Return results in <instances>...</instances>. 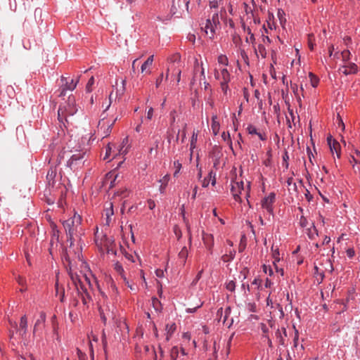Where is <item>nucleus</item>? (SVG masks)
Masks as SVG:
<instances>
[{"instance_id":"nucleus-1","label":"nucleus","mask_w":360,"mask_h":360,"mask_svg":"<svg viewBox=\"0 0 360 360\" xmlns=\"http://www.w3.org/2000/svg\"><path fill=\"white\" fill-rule=\"evenodd\" d=\"M82 217L75 213L74 215L63 222V226L68 236V241L70 242L69 252H71V247L75 241L80 242L82 236L84 231L82 226Z\"/></svg>"},{"instance_id":"nucleus-2","label":"nucleus","mask_w":360,"mask_h":360,"mask_svg":"<svg viewBox=\"0 0 360 360\" xmlns=\"http://www.w3.org/2000/svg\"><path fill=\"white\" fill-rule=\"evenodd\" d=\"M99 305L101 318L104 324H106L108 322H113L115 319V307L108 301L107 295L103 292H101Z\"/></svg>"},{"instance_id":"nucleus-3","label":"nucleus","mask_w":360,"mask_h":360,"mask_svg":"<svg viewBox=\"0 0 360 360\" xmlns=\"http://www.w3.org/2000/svg\"><path fill=\"white\" fill-rule=\"evenodd\" d=\"M168 66L166 72V79H167L169 74L172 75H177V84L181 80V67L183 64L181 60V56L179 53H176L171 55L167 58Z\"/></svg>"},{"instance_id":"nucleus-4","label":"nucleus","mask_w":360,"mask_h":360,"mask_svg":"<svg viewBox=\"0 0 360 360\" xmlns=\"http://www.w3.org/2000/svg\"><path fill=\"white\" fill-rule=\"evenodd\" d=\"M250 182H248V185L246 187L244 186V183L243 181H233L231 184V192L233 196V198L236 201L241 202L240 195L242 194V191L245 193V198L250 197Z\"/></svg>"},{"instance_id":"nucleus-5","label":"nucleus","mask_w":360,"mask_h":360,"mask_svg":"<svg viewBox=\"0 0 360 360\" xmlns=\"http://www.w3.org/2000/svg\"><path fill=\"white\" fill-rule=\"evenodd\" d=\"M77 111L75 105V99L74 97L69 96L66 105L63 107H60L58 111V120L63 122L65 118L67 121V116L73 115Z\"/></svg>"},{"instance_id":"nucleus-6","label":"nucleus","mask_w":360,"mask_h":360,"mask_svg":"<svg viewBox=\"0 0 360 360\" xmlns=\"http://www.w3.org/2000/svg\"><path fill=\"white\" fill-rule=\"evenodd\" d=\"M92 285L90 280H86L84 284L77 289V296L82 300L84 305L88 306L92 302L91 298Z\"/></svg>"},{"instance_id":"nucleus-7","label":"nucleus","mask_w":360,"mask_h":360,"mask_svg":"<svg viewBox=\"0 0 360 360\" xmlns=\"http://www.w3.org/2000/svg\"><path fill=\"white\" fill-rule=\"evenodd\" d=\"M79 77L76 79V81H74L73 79H71L70 82L68 81L67 78L62 76L60 81H61V86L60 87V94L59 96H64L66 94L67 90L73 91L79 82Z\"/></svg>"},{"instance_id":"nucleus-8","label":"nucleus","mask_w":360,"mask_h":360,"mask_svg":"<svg viewBox=\"0 0 360 360\" xmlns=\"http://www.w3.org/2000/svg\"><path fill=\"white\" fill-rule=\"evenodd\" d=\"M275 194L274 193H271L267 197L262 200V208L265 209L269 213H273V204L275 202Z\"/></svg>"},{"instance_id":"nucleus-9","label":"nucleus","mask_w":360,"mask_h":360,"mask_svg":"<svg viewBox=\"0 0 360 360\" xmlns=\"http://www.w3.org/2000/svg\"><path fill=\"white\" fill-rule=\"evenodd\" d=\"M327 142L330 149V151L333 154L335 153L338 158L340 157V143L335 139H332L331 136L327 137Z\"/></svg>"},{"instance_id":"nucleus-10","label":"nucleus","mask_w":360,"mask_h":360,"mask_svg":"<svg viewBox=\"0 0 360 360\" xmlns=\"http://www.w3.org/2000/svg\"><path fill=\"white\" fill-rule=\"evenodd\" d=\"M69 275L72 282L76 288V290L78 289V287H81L82 284H84L86 280H90L86 275H83L82 277H79L77 274H73L71 271L69 273Z\"/></svg>"},{"instance_id":"nucleus-11","label":"nucleus","mask_w":360,"mask_h":360,"mask_svg":"<svg viewBox=\"0 0 360 360\" xmlns=\"http://www.w3.org/2000/svg\"><path fill=\"white\" fill-rule=\"evenodd\" d=\"M339 71L345 75L353 74L357 71V65L354 63H347L340 68Z\"/></svg>"},{"instance_id":"nucleus-12","label":"nucleus","mask_w":360,"mask_h":360,"mask_svg":"<svg viewBox=\"0 0 360 360\" xmlns=\"http://www.w3.org/2000/svg\"><path fill=\"white\" fill-rule=\"evenodd\" d=\"M114 214L113 211V205L112 202H110L107 204V206L105 209V224L110 226L112 221V217Z\"/></svg>"},{"instance_id":"nucleus-13","label":"nucleus","mask_w":360,"mask_h":360,"mask_svg":"<svg viewBox=\"0 0 360 360\" xmlns=\"http://www.w3.org/2000/svg\"><path fill=\"white\" fill-rule=\"evenodd\" d=\"M215 27L212 23L210 19L206 20V24L203 28L205 34L209 37L210 39H212L215 34Z\"/></svg>"},{"instance_id":"nucleus-14","label":"nucleus","mask_w":360,"mask_h":360,"mask_svg":"<svg viewBox=\"0 0 360 360\" xmlns=\"http://www.w3.org/2000/svg\"><path fill=\"white\" fill-rule=\"evenodd\" d=\"M202 240L206 248L212 253V250L214 246V237L211 234L204 233L202 236Z\"/></svg>"},{"instance_id":"nucleus-15","label":"nucleus","mask_w":360,"mask_h":360,"mask_svg":"<svg viewBox=\"0 0 360 360\" xmlns=\"http://www.w3.org/2000/svg\"><path fill=\"white\" fill-rule=\"evenodd\" d=\"M181 355L179 356V348L178 347H173L171 349L170 352V358L171 360H177L179 358H181V356H184L186 355L185 351L183 348L181 349Z\"/></svg>"},{"instance_id":"nucleus-16","label":"nucleus","mask_w":360,"mask_h":360,"mask_svg":"<svg viewBox=\"0 0 360 360\" xmlns=\"http://www.w3.org/2000/svg\"><path fill=\"white\" fill-rule=\"evenodd\" d=\"M211 128L214 136L219 134L220 129V124L218 121L217 115H214L212 117Z\"/></svg>"},{"instance_id":"nucleus-17","label":"nucleus","mask_w":360,"mask_h":360,"mask_svg":"<svg viewBox=\"0 0 360 360\" xmlns=\"http://www.w3.org/2000/svg\"><path fill=\"white\" fill-rule=\"evenodd\" d=\"M27 328V319L26 316H22L20 319V326H19V333L21 335H23L26 333Z\"/></svg>"},{"instance_id":"nucleus-18","label":"nucleus","mask_w":360,"mask_h":360,"mask_svg":"<svg viewBox=\"0 0 360 360\" xmlns=\"http://www.w3.org/2000/svg\"><path fill=\"white\" fill-rule=\"evenodd\" d=\"M46 321V314L43 311L40 313L39 318L37 320L34 326V333L37 330L40 324H44Z\"/></svg>"},{"instance_id":"nucleus-19","label":"nucleus","mask_w":360,"mask_h":360,"mask_svg":"<svg viewBox=\"0 0 360 360\" xmlns=\"http://www.w3.org/2000/svg\"><path fill=\"white\" fill-rule=\"evenodd\" d=\"M176 328V326L175 323L167 324V326H166L167 338H166L167 340L170 338V337L172 336L173 333L175 331Z\"/></svg>"},{"instance_id":"nucleus-20","label":"nucleus","mask_w":360,"mask_h":360,"mask_svg":"<svg viewBox=\"0 0 360 360\" xmlns=\"http://www.w3.org/2000/svg\"><path fill=\"white\" fill-rule=\"evenodd\" d=\"M229 81H230V74L226 68H223L221 70V82H229Z\"/></svg>"},{"instance_id":"nucleus-21","label":"nucleus","mask_w":360,"mask_h":360,"mask_svg":"<svg viewBox=\"0 0 360 360\" xmlns=\"http://www.w3.org/2000/svg\"><path fill=\"white\" fill-rule=\"evenodd\" d=\"M84 154H85V153H79L77 154L72 155L70 157V160H68V164L70 165H73L75 161L82 159Z\"/></svg>"},{"instance_id":"nucleus-22","label":"nucleus","mask_w":360,"mask_h":360,"mask_svg":"<svg viewBox=\"0 0 360 360\" xmlns=\"http://www.w3.org/2000/svg\"><path fill=\"white\" fill-rule=\"evenodd\" d=\"M230 313H231V308L227 307L224 311V316L222 320L223 323L226 325L228 327H230L231 325L233 323V319L231 320L230 323L227 322L228 317L230 315Z\"/></svg>"},{"instance_id":"nucleus-23","label":"nucleus","mask_w":360,"mask_h":360,"mask_svg":"<svg viewBox=\"0 0 360 360\" xmlns=\"http://www.w3.org/2000/svg\"><path fill=\"white\" fill-rule=\"evenodd\" d=\"M153 58H154V56L152 55V56H149L148 58V59L143 63V64L141 65V68L142 72H145L146 68L148 66L152 65L153 62Z\"/></svg>"},{"instance_id":"nucleus-24","label":"nucleus","mask_w":360,"mask_h":360,"mask_svg":"<svg viewBox=\"0 0 360 360\" xmlns=\"http://www.w3.org/2000/svg\"><path fill=\"white\" fill-rule=\"evenodd\" d=\"M307 235L310 239H314L315 236H318V231L314 224L311 228L307 229Z\"/></svg>"},{"instance_id":"nucleus-25","label":"nucleus","mask_w":360,"mask_h":360,"mask_svg":"<svg viewBox=\"0 0 360 360\" xmlns=\"http://www.w3.org/2000/svg\"><path fill=\"white\" fill-rule=\"evenodd\" d=\"M256 52H259V55L263 58H265L266 57V55H267V51H266V49L265 48V46L264 44H259L258 45V47H257V49H255Z\"/></svg>"},{"instance_id":"nucleus-26","label":"nucleus","mask_w":360,"mask_h":360,"mask_svg":"<svg viewBox=\"0 0 360 360\" xmlns=\"http://www.w3.org/2000/svg\"><path fill=\"white\" fill-rule=\"evenodd\" d=\"M197 139H198V133L193 131L192 136H191V140L190 150H191V153H193V150L196 147Z\"/></svg>"},{"instance_id":"nucleus-27","label":"nucleus","mask_w":360,"mask_h":360,"mask_svg":"<svg viewBox=\"0 0 360 360\" xmlns=\"http://www.w3.org/2000/svg\"><path fill=\"white\" fill-rule=\"evenodd\" d=\"M309 77L310 79L311 84L313 87L317 86L319 79V78L314 75L312 72H309Z\"/></svg>"},{"instance_id":"nucleus-28","label":"nucleus","mask_w":360,"mask_h":360,"mask_svg":"<svg viewBox=\"0 0 360 360\" xmlns=\"http://www.w3.org/2000/svg\"><path fill=\"white\" fill-rule=\"evenodd\" d=\"M221 138L223 139V140L224 141H226L229 144L231 148L232 149V141L231 139V136H230L229 132L226 133L224 131L221 134Z\"/></svg>"},{"instance_id":"nucleus-29","label":"nucleus","mask_w":360,"mask_h":360,"mask_svg":"<svg viewBox=\"0 0 360 360\" xmlns=\"http://www.w3.org/2000/svg\"><path fill=\"white\" fill-rule=\"evenodd\" d=\"M200 65H199V63L198 61V60L196 59L195 60V63H194V75H193V79L191 82V84H194V82H195V79L197 77V72L199 71L200 70Z\"/></svg>"},{"instance_id":"nucleus-30","label":"nucleus","mask_w":360,"mask_h":360,"mask_svg":"<svg viewBox=\"0 0 360 360\" xmlns=\"http://www.w3.org/2000/svg\"><path fill=\"white\" fill-rule=\"evenodd\" d=\"M213 25L217 28L218 25H219V19L218 13H215L212 16L210 19Z\"/></svg>"},{"instance_id":"nucleus-31","label":"nucleus","mask_w":360,"mask_h":360,"mask_svg":"<svg viewBox=\"0 0 360 360\" xmlns=\"http://www.w3.org/2000/svg\"><path fill=\"white\" fill-rule=\"evenodd\" d=\"M276 338H277V339L278 340L279 344L283 345V346H285L286 343L285 342L284 338L281 335V331L278 330L276 331Z\"/></svg>"},{"instance_id":"nucleus-32","label":"nucleus","mask_w":360,"mask_h":360,"mask_svg":"<svg viewBox=\"0 0 360 360\" xmlns=\"http://www.w3.org/2000/svg\"><path fill=\"white\" fill-rule=\"evenodd\" d=\"M232 41L236 46H239L242 42L240 37L237 34H233Z\"/></svg>"},{"instance_id":"nucleus-33","label":"nucleus","mask_w":360,"mask_h":360,"mask_svg":"<svg viewBox=\"0 0 360 360\" xmlns=\"http://www.w3.org/2000/svg\"><path fill=\"white\" fill-rule=\"evenodd\" d=\"M152 304L155 311H160L161 309V303L157 298L153 297L152 299Z\"/></svg>"},{"instance_id":"nucleus-34","label":"nucleus","mask_w":360,"mask_h":360,"mask_svg":"<svg viewBox=\"0 0 360 360\" xmlns=\"http://www.w3.org/2000/svg\"><path fill=\"white\" fill-rule=\"evenodd\" d=\"M184 221L186 223V226L187 228V232H188V241H189V243L191 244V240H192V234H191V226H190V224H188V221L186 220V219L184 217Z\"/></svg>"},{"instance_id":"nucleus-35","label":"nucleus","mask_w":360,"mask_h":360,"mask_svg":"<svg viewBox=\"0 0 360 360\" xmlns=\"http://www.w3.org/2000/svg\"><path fill=\"white\" fill-rule=\"evenodd\" d=\"M94 77H91V78L89 79L87 84H86V91L87 92H91L92 91V86L94 85Z\"/></svg>"},{"instance_id":"nucleus-36","label":"nucleus","mask_w":360,"mask_h":360,"mask_svg":"<svg viewBox=\"0 0 360 360\" xmlns=\"http://www.w3.org/2000/svg\"><path fill=\"white\" fill-rule=\"evenodd\" d=\"M174 167L176 169V170H175V172L174 173V176H176L177 174L179 173V172L181 170V163H180L179 160L174 161Z\"/></svg>"},{"instance_id":"nucleus-37","label":"nucleus","mask_w":360,"mask_h":360,"mask_svg":"<svg viewBox=\"0 0 360 360\" xmlns=\"http://www.w3.org/2000/svg\"><path fill=\"white\" fill-rule=\"evenodd\" d=\"M208 179L211 181V184L212 186L216 184V173L213 171H210L208 174Z\"/></svg>"},{"instance_id":"nucleus-38","label":"nucleus","mask_w":360,"mask_h":360,"mask_svg":"<svg viewBox=\"0 0 360 360\" xmlns=\"http://www.w3.org/2000/svg\"><path fill=\"white\" fill-rule=\"evenodd\" d=\"M188 256V250H187V248L186 247H184L180 251V252L179 253V257L181 259H184V262L185 261V259H186Z\"/></svg>"},{"instance_id":"nucleus-39","label":"nucleus","mask_w":360,"mask_h":360,"mask_svg":"<svg viewBox=\"0 0 360 360\" xmlns=\"http://www.w3.org/2000/svg\"><path fill=\"white\" fill-rule=\"evenodd\" d=\"M217 60H218V63H220V64H222V65H228V58L224 55H220L218 57Z\"/></svg>"},{"instance_id":"nucleus-40","label":"nucleus","mask_w":360,"mask_h":360,"mask_svg":"<svg viewBox=\"0 0 360 360\" xmlns=\"http://www.w3.org/2000/svg\"><path fill=\"white\" fill-rule=\"evenodd\" d=\"M174 232L177 239L179 240L182 236V233L180 228L178 226L176 225L174 226Z\"/></svg>"},{"instance_id":"nucleus-41","label":"nucleus","mask_w":360,"mask_h":360,"mask_svg":"<svg viewBox=\"0 0 360 360\" xmlns=\"http://www.w3.org/2000/svg\"><path fill=\"white\" fill-rule=\"evenodd\" d=\"M289 160V156L288 154V152H285L284 155H283V165L288 169V160Z\"/></svg>"},{"instance_id":"nucleus-42","label":"nucleus","mask_w":360,"mask_h":360,"mask_svg":"<svg viewBox=\"0 0 360 360\" xmlns=\"http://www.w3.org/2000/svg\"><path fill=\"white\" fill-rule=\"evenodd\" d=\"M314 38V37L313 34H309L308 45H309V48L311 51L314 49V43L313 42Z\"/></svg>"},{"instance_id":"nucleus-43","label":"nucleus","mask_w":360,"mask_h":360,"mask_svg":"<svg viewBox=\"0 0 360 360\" xmlns=\"http://www.w3.org/2000/svg\"><path fill=\"white\" fill-rule=\"evenodd\" d=\"M235 288H236V283L233 281H230L226 284V288L229 291H231V292L235 290Z\"/></svg>"},{"instance_id":"nucleus-44","label":"nucleus","mask_w":360,"mask_h":360,"mask_svg":"<svg viewBox=\"0 0 360 360\" xmlns=\"http://www.w3.org/2000/svg\"><path fill=\"white\" fill-rule=\"evenodd\" d=\"M247 130L250 134H257L258 133L257 129L252 125H249L247 128Z\"/></svg>"},{"instance_id":"nucleus-45","label":"nucleus","mask_w":360,"mask_h":360,"mask_svg":"<svg viewBox=\"0 0 360 360\" xmlns=\"http://www.w3.org/2000/svg\"><path fill=\"white\" fill-rule=\"evenodd\" d=\"M300 224L302 227H306L308 225V221L304 216H302L300 220Z\"/></svg>"},{"instance_id":"nucleus-46","label":"nucleus","mask_w":360,"mask_h":360,"mask_svg":"<svg viewBox=\"0 0 360 360\" xmlns=\"http://www.w3.org/2000/svg\"><path fill=\"white\" fill-rule=\"evenodd\" d=\"M294 329H295V328H294ZM298 339H299L298 331L297 330H295V336H294V339H293L295 347H297V346Z\"/></svg>"},{"instance_id":"nucleus-47","label":"nucleus","mask_w":360,"mask_h":360,"mask_svg":"<svg viewBox=\"0 0 360 360\" xmlns=\"http://www.w3.org/2000/svg\"><path fill=\"white\" fill-rule=\"evenodd\" d=\"M342 58L344 60H348L350 56V52L349 51H344L342 52Z\"/></svg>"},{"instance_id":"nucleus-48","label":"nucleus","mask_w":360,"mask_h":360,"mask_svg":"<svg viewBox=\"0 0 360 360\" xmlns=\"http://www.w3.org/2000/svg\"><path fill=\"white\" fill-rule=\"evenodd\" d=\"M163 73H161L160 75L158 77V78L156 79V82H155V86L156 87H159L160 85L161 84L162 80H163Z\"/></svg>"},{"instance_id":"nucleus-49","label":"nucleus","mask_w":360,"mask_h":360,"mask_svg":"<svg viewBox=\"0 0 360 360\" xmlns=\"http://www.w3.org/2000/svg\"><path fill=\"white\" fill-rule=\"evenodd\" d=\"M200 82L205 80V68L202 67V63H201V70L200 75Z\"/></svg>"},{"instance_id":"nucleus-50","label":"nucleus","mask_w":360,"mask_h":360,"mask_svg":"<svg viewBox=\"0 0 360 360\" xmlns=\"http://www.w3.org/2000/svg\"><path fill=\"white\" fill-rule=\"evenodd\" d=\"M228 83L229 82H220L221 89L225 94L226 93L227 89H228Z\"/></svg>"},{"instance_id":"nucleus-51","label":"nucleus","mask_w":360,"mask_h":360,"mask_svg":"<svg viewBox=\"0 0 360 360\" xmlns=\"http://www.w3.org/2000/svg\"><path fill=\"white\" fill-rule=\"evenodd\" d=\"M77 355L80 360H85L86 354L79 349H77Z\"/></svg>"},{"instance_id":"nucleus-52","label":"nucleus","mask_w":360,"mask_h":360,"mask_svg":"<svg viewBox=\"0 0 360 360\" xmlns=\"http://www.w3.org/2000/svg\"><path fill=\"white\" fill-rule=\"evenodd\" d=\"M262 42L265 45H268L271 43V39L267 36L262 35Z\"/></svg>"},{"instance_id":"nucleus-53","label":"nucleus","mask_w":360,"mask_h":360,"mask_svg":"<svg viewBox=\"0 0 360 360\" xmlns=\"http://www.w3.org/2000/svg\"><path fill=\"white\" fill-rule=\"evenodd\" d=\"M252 284L257 285V288H259L262 285V280L259 278H255L254 281H252Z\"/></svg>"},{"instance_id":"nucleus-54","label":"nucleus","mask_w":360,"mask_h":360,"mask_svg":"<svg viewBox=\"0 0 360 360\" xmlns=\"http://www.w3.org/2000/svg\"><path fill=\"white\" fill-rule=\"evenodd\" d=\"M111 149H112L111 146H110V144H108V146L106 147V153H105V155L104 157V160H106L109 158L110 152H111Z\"/></svg>"},{"instance_id":"nucleus-55","label":"nucleus","mask_w":360,"mask_h":360,"mask_svg":"<svg viewBox=\"0 0 360 360\" xmlns=\"http://www.w3.org/2000/svg\"><path fill=\"white\" fill-rule=\"evenodd\" d=\"M233 257L232 255L229 257L228 255H224L221 257V259L224 262H227L229 260L233 259Z\"/></svg>"},{"instance_id":"nucleus-56","label":"nucleus","mask_w":360,"mask_h":360,"mask_svg":"<svg viewBox=\"0 0 360 360\" xmlns=\"http://www.w3.org/2000/svg\"><path fill=\"white\" fill-rule=\"evenodd\" d=\"M354 250L352 248H349L347 250V255L349 258H352L354 256Z\"/></svg>"},{"instance_id":"nucleus-57","label":"nucleus","mask_w":360,"mask_h":360,"mask_svg":"<svg viewBox=\"0 0 360 360\" xmlns=\"http://www.w3.org/2000/svg\"><path fill=\"white\" fill-rule=\"evenodd\" d=\"M148 207L150 210H153L155 207V203L153 200H148Z\"/></svg>"},{"instance_id":"nucleus-58","label":"nucleus","mask_w":360,"mask_h":360,"mask_svg":"<svg viewBox=\"0 0 360 360\" xmlns=\"http://www.w3.org/2000/svg\"><path fill=\"white\" fill-rule=\"evenodd\" d=\"M155 275L159 277V278H162L164 276V271L162 269H157L155 271Z\"/></svg>"},{"instance_id":"nucleus-59","label":"nucleus","mask_w":360,"mask_h":360,"mask_svg":"<svg viewBox=\"0 0 360 360\" xmlns=\"http://www.w3.org/2000/svg\"><path fill=\"white\" fill-rule=\"evenodd\" d=\"M169 176L167 174L162 178V179L160 180V181L162 182V184L167 185L169 181Z\"/></svg>"},{"instance_id":"nucleus-60","label":"nucleus","mask_w":360,"mask_h":360,"mask_svg":"<svg viewBox=\"0 0 360 360\" xmlns=\"http://www.w3.org/2000/svg\"><path fill=\"white\" fill-rule=\"evenodd\" d=\"M153 108H150L148 111V113H147V118L148 120H151L152 117H153Z\"/></svg>"},{"instance_id":"nucleus-61","label":"nucleus","mask_w":360,"mask_h":360,"mask_svg":"<svg viewBox=\"0 0 360 360\" xmlns=\"http://www.w3.org/2000/svg\"><path fill=\"white\" fill-rule=\"evenodd\" d=\"M255 41V36L253 34H251V35H250L249 38H246L247 42L250 41L251 43H254Z\"/></svg>"},{"instance_id":"nucleus-62","label":"nucleus","mask_w":360,"mask_h":360,"mask_svg":"<svg viewBox=\"0 0 360 360\" xmlns=\"http://www.w3.org/2000/svg\"><path fill=\"white\" fill-rule=\"evenodd\" d=\"M209 183H210L209 179L208 178H205L204 180L202 181V186L203 187H207L208 185H209Z\"/></svg>"},{"instance_id":"nucleus-63","label":"nucleus","mask_w":360,"mask_h":360,"mask_svg":"<svg viewBox=\"0 0 360 360\" xmlns=\"http://www.w3.org/2000/svg\"><path fill=\"white\" fill-rule=\"evenodd\" d=\"M272 285V282L269 278L266 279L264 286L265 288H270Z\"/></svg>"},{"instance_id":"nucleus-64","label":"nucleus","mask_w":360,"mask_h":360,"mask_svg":"<svg viewBox=\"0 0 360 360\" xmlns=\"http://www.w3.org/2000/svg\"><path fill=\"white\" fill-rule=\"evenodd\" d=\"M21 358L22 360H36L33 355L31 354L28 355L27 359L23 356H22Z\"/></svg>"}]
</instances>
